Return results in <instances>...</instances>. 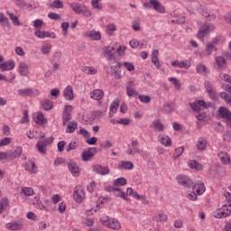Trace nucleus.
Listing matches in <instances>:
<instances>
[{
    "instance_id": "nucleus-1",
    "label": "nucleus",
    "mask_w": 231,
    "mask_h": 231,
    "mask_svg": "<svg viewBox=\"0 0 231 231\" xmlns=\"http://www.w3.org/2000/svg\"><path fill=\"white\" fill-rule=\"evenodd\" d=\"M224 196L226 203L213 212V217H216V219H223L231 216V193L226 192L224 193Z\"/></svg>"
},
{
    "instance_id": "nucleus-2",
    "label": "nucleus",
    "mask_w": 231,
    "mask_h": 231,
    "mask_svg": "<svg viewBox=\"0 0 231 231\" xmlns=\"http://www.w3.org/2000/svg\"><path fill=\"white\" fill-rule=\"evenodd\" d=\"M69 6L75 14H78V15H83V17H91L92 15L91 10H89L86 5L74 2L69 3Z\"/></svg>"
},
{
    "instance_id": "nucleus-3",
    "label": "nucleus",
    "mask_w": 231,
    "mask_h": 231,
    "mask_svg": "<svg viewBox=\"0 0 231 231\" xmlns=\"http://www.w3.org/2000/svg\"><path fill=\"white\" fill-rule=\"evenodd\" d=\"M100 223L103 225V226H106L110 230H121L122 228V224L118 219L115 217H109L106 216L101 217Z\"/></svg>"
},
{
    "instance_id": "nucleus-4",
    "label": "nucleus",
    "mask_w": 231,
    "mask_h": 231,
    "mask_svg": "<svg viewBox=\"0 0 231 231\" xmlns=\"http://www.w3.org/2000/svg\"><path fill=\"white\" fill-rule=\"evenodd\" d=\"M104 57L109 64L116 63V44L107 46L104 50Z\"/></svg>"
},
{
    "instance_id": "nucleus-5",
    "label": "nucleus",
    "mask_w": 231,
    "mask_h": 231,
    "mask_svg": "<svg viewBox=\"0 0 231 231\" xmlns=\"http://www.w3.org/2000/svg\"><path fill=\"white\" fill-rule=\"evenodd\" d=\"M216 30V26L214 23H203L199 28V32H197L198 39L203 40L208 33L214 32Z\"/></svg>"
},
{
    "instance_id": "nucleus-6",
    "label": "nucleus",
    "mask_w": 231,
    "mask_h": 231,
    "mask_svg": "<svg viewBox=\"0 0 231 231\" xmlns=\"http://www.w3.org/2000/svg\"><path fill=\"white\" fill-rule=\"evenodd\" d=\"M51 143H53L52 137L40 139L36 144V149L41 154H46V147Z\"/></svg>"
},
{
    "instance_id": "nucleus-7",
    "label": "nucleus",
    "mask_w": 231,
    "mask_h": 231,
    "mask_svg": "<svg viewBox=\"0 0 231 231\" xmlns=\"http://www.w3.org/2000/svg\"><path fill=\"white\" fill-rule=\"evenodd\" d=\"M73 192V199L76 203H82L86 199V191L82 186H76Z\"/></svg>"
},
{
    "instance_id": "nucleus-8",
    "label": "nucleus",
    "mask_w": 231,
    "mask_h": 231,
    "mask_svg": "<svg viewBox=\"0 0 231 231\" xmlns=\"http://www.w3.org/2000/svg\"><path fill=\"white\" fill-rule=\"evenodd\" d=\"M177 182L185 189H190L194 185V181L187 175L180 174L176 177Z\"/></svg>"
},
{
    "instance_id": "nucleus-9",
    "label": "nucleus",
    "mask_w": 231,
    "mask_h": 231,
    "mask_svg": "<svg viewBox=\"0 0 231 231\" xmlns=\"http://www.w3.org/2000/svg\"><path fill=\"white\" fill-rule=\"evenodd\" d=\"M215 69L223 71L226 69V60L223 56H217L214 62Z\"/></svg>"
},
{
    "instance_id": "nucleus-10",
    "label": "nucleus",
    "mask_w": 231,
    "mask_h": 231,
    "mask_svg": "<svg viewBox=\"0 0 231 231\" xmlns=\"http://www.w3.org/2000/svg\"><path fill=\"white\" fill-rule=\"evenodd\" d=\"M34 35L37 37V39H56L57 37L54 32L41 31V29L35 30Z\"/></svg>"
},
{
    "instance_id": "nucleus-11",
    "label": "nucleus",
    "mask_w": 231,
    "mask_h": 231,
    "mask_svg": "<svg viewBox=\"0 0 231 231\" xmlns=\"http://www.w3.org/2000/svg\"><path fill=\"white\" fill-rule=\"evenodd\" d=\"M71 111H73V106L71 105H67L64 106L62 115L63 125H66V124L69 123V120H71Z\"/></svg>"
},
{
    "instance_id": "nucleus-12",
    "label": "nucleus",
    "mask_w": 231,
    "mask_h": 231,
    "mask_svg": "<svg viewBox=\"0 0 231 231\" xmlns=\"http://www.w3.org/2000/svg\"><path fill=\"white\" fill-rule=\"evenodd\" d=\"M24 170L29 172V174H37L39 172V168L35 162L33 161H27L23 163Z\"/></svg>"
},
{
    "instance_id": "nucleus-13",
    "label": "nucleus",
    "mask_w": 231,
    "mask_h": 231,
    "mask_svg": "<svg viewBox=\"0 0 231 231\" xmlns=\"http://www.w3.org/2000/svg\"><path fill=\"white\" fill-rule=\"evenodd\" d=\"M32 120L38 125H44V124H48V119L44 116L42 112L39 111L32 115Z\"/></svg>"
},
{
    "instance_id": "nucleus-14",
    "label": "nucleus",
    "mask_w": 231,
    "mask_h": 231,
    "mask_svg": "<svg viewBox=\"0 0 231 231\" xmlns=\"http://www.w3.org/2000/svg\"><path fill=\"white\" fill-rule=\"evenodd\" d=\"M169 220V217L163 211H156L152 216V221L155 223H166Z\"/></svg>"
},
{
    "instance_id": "nucleus-15",
    "label": "nucleus",
    "mask_w": 231,
    "mask_h": 231,
    "mask_svg": "<svg viewBox=\"0 0 231 231\" xmlns=\"http://www.w3.org/2000/svg\"><path fill=\"white\" fill-rule=\"evenodd\" d=\"M97 154V148H88L87 151L81 152V159L83 162H89Z\"/></svg>"
},
{
    "instance_id": "nucleus-16",
    "label": "nucleus",
    "mask_w": 231,
    "mask_h": 231,
    "mask_svg": "<svg viewBox=\"0 0 231 231\" xmlns=\"http://www.w3.org/2000/svg\"><path fill=\"white\" fill-rule=\"evenodd\" d=\"M93 172L100 174V176H107V174L110 172V170L109 167H104L102 165L96 164L93 166Z\"/></svg>"
},
{
    "instance_id": "nucleus-17",
    "label": "nucleus",
    "mask_w": 231,
    "mask_h": 231,
    "mask_svg": "<svg viewBox=\"0 0 231 231\" xmlns=\"http://www.w3.org/2000/svg\"><path fill=\"white\" fill-rule=\"evenodd\" d=\"M190 107L193 109V111H196L197 113H199V111H203V109H207V103L203 100H199L194 103L190 104Z\"/></svg>"
},
{
    "instance_id": "nucleus-18",
    "label": "nucleus",
    "mask_w": 231,
    "mask_h": 231,
    "mask_svg": "<svg viewBox=\"0 0 231 231\" xmlns=\"http://www.w3.org/2000/svg\"><path fill=\"white\" fill-rule=\"evenodd\" d=\"M158 141L160 142V144L164 147H172V140L169 135L159 134Z\"/></svg>"
},
{
    "instance_id": "nucleus-19",
    "label": "nucleus",
    "mask_w": 231,
    "mask_h": 231,
    "mask_svg": "<svg viewBox=\"0 0 231 231\" xmlns=\"http://www.w3.org/2000/svg\"><path fill=\"white\" fill-rule=\"evenodd\" d=\"M204 86L208 97H210L212 100H216V89H214L212 83L210 81H205Z\"/></svg>"
},
{
    "instance_id": "nucleus-20",
    "label": "nucleus",
    "mask_w": 231,
    "mask_h": 231,
    "mask_svg": "<svg viewBox=\"0 0 231 231\" xmlns=\"http://www.w3.org/2000/svg\"><path fill=\"white\" fill-rule=\"evenodd\" d=\"M21 154H23V147L15 146L14 151H9L10 161L17 160V158H21Z\"/></svg>"
},
{
    "instance_id": "nucleus-21",
    "label": "nucleus",
    "mask_w": 231,
    "mask_h": 231,
    "mask_svg": "<svg viewBox=\"0 0 231 231\" xmlns=\"http://www.w3.org/2000/svg\"><path fill=\"white\" fill-rule=\"evenodd\" d=\"M15 68V61L13 60L5 61L4 63L0 64V71H12Z\"/></svg>"
},
{
    "instance_id": "nucleus-22",
    "label": "nucleus",
    "mask_w": 231,
    "mask_h": 231,
    "mask_svg": "<svg viewBox=\"0 0 231 231\" xmlns=\"http://www.w3.org/2000/svg\"><path fill=\"white\" fill-rule=\"evenodd\" d=\"M89 97L92 100H102L104 98V90L98 88L94 89L90 91Z\"/></svg>"
},
{
    "instance_id": "nucleus-23",
    "label": "nucleus",
    "mask_w": 231,
    "mask_h": 231,
    "mask_svg": "<svg viewBox=\"0 0 231 231\" xmlns=\"http://www.w3.org/2000/svg\"><path fill=\"white\" fill-rule=\"evenodd\" d=\"M151 127L155 131V133H163V131H165L164 125L158 119L152 121Z\"/></svg>"
},
{
    "instance_id": "nucleus-24",
    "label": "nucleus",
    "mask_w": 231,
    "mask_h": 231,
    "mask_svg": "<svg viewBox=\"0 0 231 231\" xmlns=\"http://www.w3.org/2000/svg\"><path fill=\"white\" fill-rule=\"evenodd\" d=\"M192 190L197 196H201L206 190L205 184L202 181H199L193 186Z\"/></svg>"
},
{
    "instance_id": "nucleus-25",
    "label": "nucleus",
    "mask_w": 231,
    "mask_h": 231,
    "mask_svg": "<svg viewBox=\"0 0 231 231\" xmlns=\"http://www.w3.org/2000/svg\"><path fill=\"white\" fill-rule=\"evenodd\" d=\"M118 106H120V99L118 98L111 103L108 114L109 118H113V116L116 115V111H118Z\"/></svg>"
},
{
    "instance_id": "nucleus-26",
    "label": "nucleus",
    "mask_w": 231,
    "mask_h": 231,
    "mask_svg": "<svg viewBox=\"0 0 231 231\" xmlns=\"http://www.w3.org/2000/svg\"><path fill=\"white\" fill-rule=\"evenodd\" d=\"M5 228H7V230H12V231L21 230V228H23V222L22 221L9 222L5 225Z\"/></svg>"
},
{
    "instance_id": "nucleus-27",
    "label": "nucleus",
    "mask_w": 231,
    "mask_h": 231,
    "mask_svg": "<svg viewBox=\"0 0 231 231\" xmlns=\"http://www.w3.org/2000/svg\"><path fill=\"white\" fill-rule=\"evenodd\" d=\"M63 97L65 100H73L75 98V94L73 93V88L71 86H67L63 90Z\"/></svg>"
},
{
    "instance_id": "nucleus-28",
    "label": "nucleus",
    "mask_w": 231,
    "mask_h": 231,
    "mask_svg": "<svg viewBox=\"0 0 231 231\" xmlns=\"http://www.w3.org/2000/svg\"><path fill=\"white\" fill-rule=\"evenodd\" d=\"M149 3L153 6L155 12L165 14V6H163L158 0H149Z\"/></svg>"
},
{
    "instance_id": "nucleus-29",
    "label": "nucleus",
    "mask_w": 231,
    "mask_h": 231,
    "mask_svg": "<svg viewBox=\"0 0 231 231\" xmlns=\"http://www.w3.org/2000/svg\"><path fill=\"white\" fill-rule=\"evenodd\" d=\"M134 86V81H129L126 85V95L127 97H137L138 92L133 88Z\"/></svg>"
},
{
    "instance_id": "nucleus-30",
    "label": "nucleus",
    "mask_w": 231,
    "mask_h": 231,
    "mask_svg": "<svg viewBox=\"0 0 231 231\" xmlns=\"http://www.w3.org/2000/svg\"><path fill=\"white\" fill-rule=\"evenodd\" d=\"M207 145H208V141L205 137H199L196 143L198 151H205Z\"/></svg>"
},
{
    "instance_id": "nucleus-31",
    "label": "nucleus",
    "mask_w": 231,
    "mask_h": 231,
    "mask_svg": "<svg viewBox=\"0 0 231 231\" xmlns=\"http://www.w3.org/2000/svg\"><path fill=\"white\" fill-rule=\"evenodd\" d=\"M86 35L91 41H100V39H102V35L100 34V32L96 31V30H91V31L87 32Z\"/></svg>"
},
{
    "instance_id": "nucleus-32",
    "label": "nucleus",
    "mask_w": 231,
    "mask_h": 231,
    "mask_svg": "<svg viewBox=\"0 0 231 231\" xmlns=\"http://www.w3.org/2000/svg\"><path fill=\"white\" fill-rule=\"evenodd\" d=\"M118 169H124L125 171H133L134 164L129 161H121L118 163Z\"/></svg>"
},
{
    "instance_id": "nucleus-33",
    "label": "nucleus",
    "mask_w": 231,
    "mask_h": 231,
    "mask_svg": "<svg viewBox=\"0 0 231 231\" xmlns=\"http://www.w3.org/2000/svg\"><path fill=\"white\" fill-rule=\"evenodd\" d=\"M18 71L22 77H27L29 73L28 64L24 61L20 62L18 65Z\"/></svg>"
},
{
    "instance_id": "nucleus-34",
    "label": "nucleus",
    "mask_w": 231,
    "mask_h": 231,
    "mask_svg": "<svg viewBox=\"0 0 231 231\" xmlns=\"http://www.w3.org/2000/svg\"><path fill=\"white\" fill-rule=\"evenodd\" d=\"M218 158L223 165H230V155L225 152H218Z\"/></svg>"
},
{
    "instance_id": "nucleus-35",
    "label": "nucleus",
    "mask_w": 231,
    "mask_h": 231,
    "mask_svg": "<svg viewBox=\"0 0 231 231\" xmlns=\"http://www.w3.org/2000/svg\"><path fill=\"white\" fill-rule=\"evenodd\" d=\"M79 127V123L76 121H70L67 125L66 133L72 134V133H75Z\"/></svg>"
},
{
    "instance_id": "nucleus-36",
    "label": "nucleus",
    "mask_w": 231,
    "mask_h": 231,
    "mask_svg": "<svg viewBox=\"0 0 231 231\" xmlns=\"http://www.w3.org/2000/svg\"><path fill=\"white\" fill-rule=\"evenodd\" d=\"M81 71L86 75H97L98 73V69L93 66H85L81 69Z\"/></svg>"
},
{
    "instance_id": "nucleus-37",
    "label": "nucleus",
    "mask_w": 231,
    "mask_h": 231,
    "mask_svg": "<svg viewBox=\"0 0 231 231\" xmlns=\"http://www.w3.org/2000/svg\"><path fill=\"white\" fill-rule=\"evenodd\" d=\"M69 171L71 172L72 176L78 177L80 174L79 165H77L75 162L69 163Z\"/></svg>"
},
{
    "instance_id": "nucleus-38",
    "label": "nucleus",
    "mask_w": 231,
    "mask_h": 231,
    "mask_svg": "<svg viewBox=\"0 0 231 231\" xmlns=\"http://www.w3.org/2000/svg\"><path fill=\"white\" fill-rule=\"evenodd\" d=\"M41 107L43 109V111H50L51 109H53V101L45 99L41 102Z\"/></svg>"
},
{
    "instance_id": "nucleus-39",
    "label": "nucleus",
    "mask_w": 231,
    "mask_h": 231,
    "mask_svg": "<svg viewBox=\"0 0 231 231\" xmlns=\"http://www.w3.org/2000/svg\"><path fill=\"white\" fill-rule=\"evenodd\" d=\"M19 97H32L33 89L32 88H20L17 90Z\"/></svg>"
},
{
    "instance_id": "nucleus-40",
    "label": "nucleus",
    "mask_w": 231,
    "mask_h": 231,
    "mask_svg": "<svg viewBox=\"0 0 231 231\" xmlns=\"http://www.w3.org/2000/svg\"><path fill=\"white\" fill-rule=\"evenodd\" d=\"M169 82H171L174 88V89H176V91H180V89H181V83L180 82V79L178 78H168Z\"/></svg>"
},
{
    "instance_id": "nucleus-41",
    "label": "nucleus",
    "mask_w": 231,
    "mask_h": 231,
    "mask_svg": "<svg viewBox=\"0 0 231 231\" xmlns=\"http://www.w3.org/2000/svg\"><path fill=\"white\" fill-rule=\"evenodd\" d=\"M41 53H42V55H50V53H51V43H48V42L42 43V48H41Z\"/></svg>"
},
{
    "instance_id": "nucleus-42",
    "label": "nucleus",
    "mask_w": 231,
    "mask_h": 231,
    "mask_svg": "<svg viewBox=\"0 0 231 231\" xmlns=\"http://www.w3.org/2000/svg\"><path fill=\"white\" fill-rule=\"evenodd\" d=\"M189 169H194L195 171H203V166L197 161L191 160L188 163Z\"/></svg>"
},
{
    "instance_id": "nucleus-43",
    "label": "nucleus",
    "mask_w": 231,
    "mask_h": 231,
    "mask_svg": "<svg viewBox=\"0 0 231 231\" xmlns=\"http://www.w3.org/2000/svg\"><path fill=\"white\" fill-rule=\"evenodd\" d=\"M113 185L115 187H124V186L127 185V180L124 177L117 178V179L114 180Z\"/></svg>"
},
{
    "instance_id": "nucleus-44",
    "label": "nucleus",
    "mask_w": 231,
    "mask_h": 231,
    "mask_svg": "<svg viewBox=\"0 0 231 231\" xmlns=\"http://www.w3.org/2000/svg\"><path fill=\"white\" fill-rule=\"evenodd\" d=\"M162 111L164 113H172L174 111V104L171 102H166L162 106Z\"/></svg>"
},
{
    "instance_id": "nucleus-45",
    "label": "nucleus",
    "mask_w": 231,
    "mask_h": 231,
    "mask_svg": "<svg viewBox=\"0 0 231 231\" xmlns=\"http://www.w3.org/2000/svg\"><path fill=\"white\" fill-rule=\"evenodd\" d=\"M196 71L199 75H207V66L203 63H199L196 66Z\"/></svg>"
},
{
    "instance_id": "nucleus-46",
    "label": "nucleus",
    "mask_w": 231,
    "mask_h": 231,
    "mask_svg": "<svg viewBox=\"0 0 231 231\" xmlns=\"http://www.w3.org/2000/svg\"><path fill=\"white\" fill-rule=\"evenodd\" d=\"M0 162H2V163H6L7 162H11L9 152H0Z\"/></svg>"
},
{
    "instance_id": "nucleus-47",
    "label": "nucleus",
    "mask_w": 231,
    "mask_h": 231,
    "mask_svg": "<svg viewBox=\"0 0 231 231\" xmlns=\"http://www.w3.org/2000/svg\"><path fill=\"white\" fill-rule=\"evenodd\" d=\"M8 205L9 202L7 198H4L0 200V214H3V211L8 208Z\"/></svg>"
},
{
    "instance_id": "nucleus-48",
    "label": "nucleus",
    "mask_w": 231,
    "mask_h": 231,
    "mask_svg": "<svg viewBox=\"0 0 231 231\" xmlns=\"http://www.w3.org/2000/svg\"><path fill=\"white\" fill-rule=\"evenodd\" d=\"M226 40L224 38V36L218 35L213 38L211 44L215 45H221L223 44Z\"/></svg>"
},
{
    "instance_id": "nucleus-49",
    "label": "nucleus",
    "mask_w": 231,
    "mask_h": 231,
    "mask_svg": "<svg viewBox=\"0 0 231 231\" xmlns=\"http://www.w3.org/2000/svg\"><path fill=\"white\" fill-rule=\"evenodd\" d=\"M212 51H214V44L213 43H208L206 45V51L203 53L205 57H210L212 55Z\"/></svg>"
},
{
    "instance_id": "nucleus-50",
    "label": "nucleus",
    "mask_w": 231,
    "mask_h": 231,
    "mask_svg": "<svg viewBox=\"0 0 231 231\" xmlns=\"http://www.w3.org/2000/svg\"><path fill=\"white\" fill-rule=\"evenodd\" d=\"M21 192L22 194H23V196H33V194H35V191H33V189L30 187L22 188Z\"/></svg>"
},
{
    "instance_id": "nucleus-51",
    "label": "nucleus",
    "mask_w": 231,
    "mask_h": 231,
    "mask_svg": "<svg viewBox=\"0 0 231 231\" xmlns=\"http://www.w3.org/2000/svg\"><path fill=\"white\" fill-rule=\"evenodd\" d=\"M0 24L1 26H10V22L8 21V18L5 16V14L0 12Z\"/></svg>"
},
{
    "instance_id": "nucleus-52",
    "label": "nucleus",
    "mask_w": 231,
    "mask_h": 231,
    "mask_svg": "<svg viewBox=\"0 0 231 231\" xmlns=\"http://www.w3.org/2000/svg\"><path fill=\"white\" fill-rule=\"evenodd\" d=\"M180 69H189L190 66H192V63L189 60H180V63L179 64Z\"/></svg>"
},
{
    "instance_id": "nucleus-53",
    "label": "nucleus",
    "mask_w": 231,
    "mask_h": 231,
    "mask_svg": "<svg viewBox=\"0 0 231 231\" xmlns=\"http://www.w3.org/2000/svg\"><path fill=\"white\" fill-rule=\"evenodd\" d=\"M220 98H223L226 104H229L231 106V95L226 94V92H220L219 94Z\"/></svg>"
},
{
    "instance_id": "nucleus-54",
    "label": "nucleus",
    "mask_w": 231,
    "mask_h": 231,
    "mask_svg": "<svg viewBox=\"0 0 231 231\" xmlns=\"http://www.w3.org/2000/svg\"><path fill=\"white\" fill-rule=\"evenodd\" d=\"M13 24H14V26H21V22L19 21V17H17V15H14L12 13L8 14Z\"/></svg>"
},
{
    "instance_id": "nucleus-55",
    "label": "nucleus",
    "mask_w": 231,
    "mask_h": 231,
    "mask_svg": "<svg viewBox=\"0 0 231 231\" xmlns=\"http://www.w3.org/2000/svg\"><path fill=\"white\" fill-rule=\"evenodd\" d=\"M106 33L108 35H113L116 32V25L115 23H109L106 25Z\"/></svg>"
},
{
    "instance_id": "nucleus-56",
    "label": "nucleus",
    "mask_w": 231,
    "mask_h": 231,
    "mask_svg": "<svg viewBox=\"0 0 231 231\" xmlns=\"http://www.w3.org/2000/svg\"><path fill=\"white\" fill-rule=\"evenodd\" d=\"M51 8H64V4L60 0H54L52 3H51Z\"/></svg>"
},
{
    "instance_id": "nucleus-57",
    "label": "nucleus",
    "mask_w": 231,
    "mask_h": 231,
    "mask_svg": "<svg viewBox=\"0 0 231 231\" xmlns=\"http://www.w3.org/2000/svg\"><path fill=\"white\" fill-rule=\"evenodd\" d=\"M100 1H102V0H92L91 1L92 8H94V10H102L103 5L100 3Z\"/></svg>"
},
{
    "instance_id": "nucleus-58",
    "label": "nucleus",
    "mask_w": 231,
    "mask_h": 231,
    "mask_svg": "<svg viewBox=\"0 0 231 231\" xmlns=\"http://www.w3.org/2000/svg\"><path fill=\"white\" fill-rule=\"evenodd\" d=\"M185 152V148L183 146L178 147L175 149V152L173 153V158L176 160V158H180L181 154Z\"/></svg>"
},
{
    "instance_id": "nucleus-59",
    "label": "nucleus",
    "mask_w": 231,
    "mask_h": 231,
    "mask_svg": "<svg viewBox=\"0 0 231 231\" xmlns=\"http://www.w3.org/2000/svg\"><path fill=\"white\" fill-rule=\"evenodd\" d=\"M225 142H231V128L227 125V130L223 134Z\"/></svg>"
},
{
    "instance_id": "nucleus-60",
    "label": "nucleus",
    "mask_w": 231,
    "mask_h": 231,
    "mask_svg": "<svg viewBox=\"0 0 231 231\" xmlns=\"http://www.w3.org/2000/svg\"><path fill=\"white\" fill-rule=\"evenodd\" d=\"M121 65L123 66V68L127 69V71H134V65L131 62L125 61L121 63Z\"/></svg>"
},
{
    "instance_id": "nucleus-61",
    "label": "nucleus",
    "mask_w": 231,
    "mask_h": 231,
    "mask_svg": "<svg viewBox=\"0 0 231 231\" xmlns=\"http://www.w3.org/2000/svg\"><path fill=\"white\" fill-rule=\"evenodd\" d=\"M68 28H69V23L68 22L61 23V30L63 32V37H68Z\"/></svg>"
},
{
    "instance_id": "nucleus-62",
    "label": "nucleus",
    "mask_w": 231,
    "mask_h": 231,
    "mask_svg": "<svg viewBox=\"0 0 231 231\" xmlns=\"http://www.w3.org/2000/svg\"><path fill=\"white\" fill-rule=\"evenodd\" d=\"M12 143V138L5 137L0 140V147H5L6 145H10Z\"/></svg>"
},
{
    "instance_id": "nucleus-63",
    "label": "nucleus",
    "mask_w": 231,
    "mask_h": 231,
    "mask_svg": "<svg viewBox=\"0 0 231 231\" xmlns=\"http://www.w3.org/2000/svg\"><path fill=\"white\" fill-rule=\"evenodd\" d=\"M78 147H79V144L77 143V142H71L66 147V151L67 152H70V151H75V149H77Z\"/></svg>"
},
{
    "instance_id": "nucleus-64",
    "label": "nucleus",
    "mask_w": 231,
    "mask_h": 231,
    "mask_svg": "<svg viewBox=\"0 0 231 231\" xmlns=\"http://www.w3.org/2000/svg\"><path fill=\"white\" fill-rule=\"evenodd\" d=\"M138 98L140 102H143V104H149L151 102V97L145 96V95H139Z\"/></svg>"
}]
</instances>
